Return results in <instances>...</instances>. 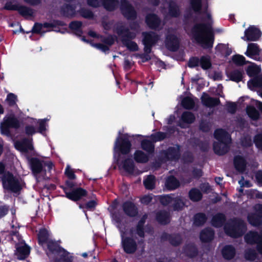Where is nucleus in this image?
I'll use <instances>...</instances> for the list:
<instances>
[{
  "instance_id": "a19ab883",
  "label": "nucleus",
  "mask_w": 262,
  "mask_h": 262,
  "mask_svg": "<svg viewBox=\"0 0 262 262\" xmlns=\"http://www.w3.org/2000/svg\"><path fill=\"white\" fill-rule=\"evenodd\" d=\"M190 200L193 201H198L202 198V195L200 191L196 189H191L189 193Z\"/></svg>"
},
{
  "instance_id": "3c124183",
  "label": "nucleus",
  "mask_w": 262,
  "mask_h": 262,
  "mask_svg": "<svg viewBox=\"0 0 262 262\" xmlns=\"http://www.w3.org/2000/svg\"><path fill=\"white\" fill-rule=\"evenodd\" d=\"M174 199H173L171 195H163L160 197V202L164 205H167L173 202Z\"/></svg>"
},
{
  "instance_id": "f8f14e48",
  "label": "nucleus",
  "mask_w": 262,
  "mask_h": 262,
  "mask_svg": "<svg viewBox=\"0 0 262 262\" xmlns=\"http://www.w3.org/2000/svg\"><path fill=\"white\" fill-rule=\"evenodd\" d=\"M166 135L163 133H158L152 135L149 139H146L142 142V147L143 149L148 152H151L154 149V146L152 142H157L164 139Z\"/></svg>"
},
{
  "instance_id": "c85d7f7f",
  "label": "nucleus",
  "mask_w": 262,
  "mask_h": 262,
  "mask_svg": "<svg viewBox=\"0 0 262 262\" xmlns=\"http://www.w3.org/2000/svg\"><path fill=\"white\" fill-rule=\"evenodd\" d=\"M180 186V183L174 177H168L165 182V186L169 190H174Z\"/></svg>"
},
{
  "instance_id": "412c9836",
  "label": "nucleus",
  "mask_w": 262,
  "mask_h": 262,
  "mask_svg": "<svg viewBox=\"0 0 262 262\" xmlns=\"http://www.w3.org/2000/svg\"><path fill=\"white\" fill-rule=\"evenodd\" d=\"M6 8L9 10H17L20 14L25 16H30L33 14V10L26 6H12L10 7L7 5Z\"/></svg>"
},
{
  "instance_id": "b1692460",
  "label": "nucleus",
  "mask_w": 262,
  "mask_h": 262,
  "mask_svg": "<svg viewBox=\"0 0 262 262\" xmlns=\"http://www.w3.org/2000/svg\"><path fill=\"white\" fill-rule=\"evenodd\" d=\"M30 249L26 245H21L16 248V255L19 259H24L28 256Z\"/></svg>"
},
{
  "instance_id": "bb28decb",
  "label": "nucleus",
  "mask_w": 262,
  "mask_h": 262,
  "mask_svg": "<svg viewBox=\"0 0 262 262\" xmlns=\"http://www.w3.org/2000/svg\"><path fill=\"white\" fill-rule=\"evenodd\" d=\"M167 159H176L179 157V148L178 146L169 148L165 154Z\"/></svg>"
},
{
  "instance_id": "79ce46f5",
  "label": "nucleus",
  "mask_w": 262,
  "mask_h": 262,
  "mask_svg": "<svg viewBox=\"0 0 262 262\" xmlns=\"http://www.w3.org/2000/svg\"><path fill=\"white\" fill-rule=\"evenodd\" d=\"M247 113L251 119L256 120L258 118L259 114L255 107L249 106L247 107Z\"/></svg>"
},
{
  "instance_id": "dca6fc26",
  "label": "nucleus",
  "mask_w": 262,
  "mask_h": 262,
  "mask_svg": "<svg viewBox=\"0 0 262 262\" xmlns=\"http://www.w3.org/2000/svg\"><path fill=\"white\" fill-rule=\"evenodd\" d=\"M121 9L124 16L128 19L135 18L136 13L134 8L126 0L121 2Z\"/></svg>"
},
{
  "instance_id": "2f4dec72",
  "label": "nucleus",
  "mask_w": 262,
  "mask_h": 262,
  "mask_svg": "<svg viewBox=\"0 0 262 262\" xmlns=\"http://www.w3.org/2000/svg\"><path fill=\"white\" fill-rule=\"evenodd\" d=\"M157 220L161 224H167L170 221L169 214L166 211H160L157 214Z\"/></svg>"
},
{
  "instance_id": "2eb2a0df",
  "label": "nucleus",
  "mask_w": 262,
  "mask_h": 262,
  "mask_svg": "<svg viewBox=\"0 0 262 262\" xmlns=\"http://www.w3.org/2000/svg\"><path fill=\"white\" fill-rule=\"evenodd\" d=\"M179 39L175 33L168 32L166 35L165 45L170 50L175 51L179 47Z\"/></svg>"
},
{
  "instance_id": "aec40b11",
  "label": "nucleus",
  "mask_w": 262,
  "mask_h": 262,
  "mask_svg": "<svg viewBox=\"0 0 262 262\" xmlns=\"http://www.w3.org/2000/svg\"><path fill=\"white\" fill-rule=\"evenodd\" d=\"M15 146L18 150L27 152L33 149V147L31 141L25 139L22 141H17L15 143Z\"/></svg>"
},
{
  "instance_id": "a878e982",
  "label": "nucleus",
  "mask_w": 262,
  "mask_h": 262,
  "mask_svg": "<svg viewBox=\"0 0 262 262\" xmlns=\"http://www.w3.org/2000/svg\"><path fill=\"white\" fill-rule=\"evenodd\" d=\"M222 253L224 258L230 259L235 255V249L231 246H226L222 249Z\"/></svg>"
},
{
  "instance_id": "864d4df0",
  "label": "nucleus",
  "mask_w": 262,
  "mask_h": 262,
  "mask_svg": "<svg viewBox=\"0 0 262 262\" xmlns=\"http://www.w3.org/2000/svg\"><path fill=\"white\" fill-rule=\"evenodd\" d=\"M233 61L237 64H243L245 63V57L243 56L237 55L233 56Z\"/></svg>"
},
{
  "instance_id": "9b49d317",
  "label": "nucleus",
  "mask_w": 262,
  "mask_h": 262,
  "mask_svg": "<svg viewBox=\"0 0 262 262\" xmlns=\"http://www.w3.org/2000/svg\"><path fill=\"white\" fill-rule=\"evenodd\" d=\"M19 125V121L13 115L6 117L1 123V132L3 134L8 135L9 134V127L17 128Z\"/></svg>"
},
{
  "instance_id": "c756f323",
  "label": "nucleus",
  "mask_w": 262,
  "mask_h": 262,
  "mask_svg": "<svg viewBox=\"0 0 262 262\" xmlns=\"http://www.w3.org/2000/svg\"><path fill=\"white\" fill-rule=\"evenodd\" d=\"M123 207L125 213L129 216H134L137 214L135 206L130 202L125 203Z\"/></svg>"
},
{
  "instance_id": "f3484780",
  "label": "nucleus",
  "mask_w": 262,
  "mask_h": 262,
  "mask_svg": "<svg viewBox=\"0 0 262 262\" xmlns=\"http://www.w3.org/2000/svg\"><path fill=\"white\" fill-rule=\"evenodd\" d=\"M146 23L152 29H161L163 26L158 17L154 14H149L147 15Z\"/></svg>"
},
{
  "instance_id": "39448f33",
  "label": "nucleus",
  "mask_w": 262,
  "mask_h": 262,
  "mask_svg": "<svg viewBox=\"0 0 262 262\" xmlns=\"http://www.w3.org/2000/svg\"><path fill=\"white\" fill-rule=\"evenodd\" d=\"M138 27V25L135 24L131 26V29L134 31L130 32L128 29H121L117 31L118 35L121 38L123 43L130 51H135L138 50V47L136 43L130 40L126 39L127 38H134L136 36L135 30Z\"/></svg>"
},
{
  "instance_id": "774afa93",
  "label": "nucleus",
  "mask_w": 262,
  "mask_h": 262,
  "mask_svg": "<svg viewBox=\"0 0 262 262\" xmlns=\"http://www.w3.org/2000/svg\"><path fill=\"white\" fill-rule=\"evenodd\" d=\"M47 121V119H45L40 120L38 121V123L39 125V132L40 133H42V132L45 130V123Z\"/></svg>"
},
{
  "instance_id": "473e14b6",
  "label": "nucleus",
  "mask_w": 262,
  "mask_h": 262,
  "mask_svg": "<svg viewBox=\"0 0 262 262\" xmlns=\"http://www.w3.org/2000/svg\"><path fill=\"white\" fill-rule=\"evenodd\" d=\"M234 165L237 170L242 172L245 170L246 162L242 157L236 156L234 159Z\"/></svg>"
},
{
  "instance_id": "0e129e2a",
  "label": "nucleus",
  "mask_w": 262,
  "mask_h": 262,
  "mask_svg": "<svg viewBox=\"0 0 262 262\" xmlns=\"http://www.w3.org/2000/svg\"><path fill=\"white\" fill-rule=\"evenodd\" d=\"M65 173L67 176L71 179H74L75 178V176L72 170L69 166L67 167Z\"/></svg>"
},
{
  "instance_id": "393cba45",
  "label": "nucleus",
  "mask_w": 262,
  "mask_h": 262,
  "mask_svg": "<svg viewBox=\"0 0 262 262\" xmlns=\"http://www.w3.org/2000/svg\"><path fill=\"white\" fill-rule=\"evenodd\" d=\"M203 103L208 107H213L218 104L219 100L210 97L207 94H204L201 98Z\"/></svg>"
},
{
  "instance_id": "9d476101",
  "label": "nucleus",
  "mask_w": 262,
  "mask_h": 262,
  "mask_svg": "<svg viewBox=\"0 0 262 262\" xmlns=\"http://www.w3.org/2000/svg\"><path fill=\"white\" fill-rule=\"evenodd\" d=\"M48 236L49 233L46 229H40L38 234V240L39 243L42 244L45 243H47L48 247L51 251L54 252L59 251V252H61L60 248L56 243L54 242L52 240L49 239Z\"/></svg>"
},
{
  "instance_id": "c9c22d12",
  "label": "nucleus",
  "mask_w": 262,
  "mask_h": 262,
  "mask_svg": "<svg viewBox=\"0 0 262 262\" xmlns=\"http://www.w3.org/2000/svg\"><path fill=\"white\" fill-rule=\"evenodd\" d=\"M134 158L137 162L144 163L148 161V157L143 151L138 150L134 154Z\"/></svg>"
},
{
  "instance_id": "1a4fd4ad",
  "label": "nucleus",
  "mask_w": 262,
  "mask_h": 262,
  "mask_svg": "<svg viewBox=\"0 0 262 262\" xmlns=\"http://www.w3.org/2000/svg\"><path fill=\"white\" fill-rule=\"evenodd\" d=\"M3 184L4 188L17 192L20 189V185L18 180L9 172L4 174L3 178Z\"/></svg>"
},
{
  "instance_id": "423d86ee",
  "label": "nucleus",
  "mask_w": 262,
  "mask_h": 262,
  "mask_svg": "<svg viewBox=\"0 0 262 262\" xmlns=\"http://www.w3.org/2000/svg\"><path fill=\"white\" fill-rule=\"evenodd\" d=\"M142 35L144 52L146 54H149L151 52V47L158 41L160 37L154 32H143Z\"/></svg>"
},
{
  "instance_id": "6ab92c4d",
  "label": "nucleus",
  "mask_w": 262,
  "mask_h": 262,
  "mask_svg": "<svg viewBox=\"0 0 262 262\" xmlns=\"http://www.w3.org/2000/svg\"><path fill=\"white\" fill-rule=\"evenodd\" d=\"M85 194V190L80 188L74 189L71 192H66V196L73 201L79 200L82 196H84Z\"/></svg>"
},
{
  "instance_id": "7c9ffc66",
  "label": "nucleus",
  "mask_w": 262,
  "mask_h": 262,
  "mask_svg": "<svg viewBox=\"0 0 262 262\" xmlns=\"http://www.w3.org/2000/svg\"><path fill=\"white\" fill-rule=\"evenodd\" d=\"M166 5L168 7V13L170 16L177 17L180 14L179 9L175 3H167Z\"/></svg>"
},
{
  "instance_id": "338daca9",
  "label": "nucleus",
  "mask_w": 262,
  "mask_h": 262,
  "mask_svg": "<svg viewBox=\"0 0 262 262\" xmlns=\"http://www.w3.org/2000/svg\"><path fill=\"white\" fill-rule=\"evenodd\" d=\"M23 1L25 3L32 6L38 5L41 2V0H23Z\"/></svg>"
},
{
  "instance_id": "e2e57ef3",
  "label": "nucleus",
  "mask_w": 262,
  "mask_h": 262,
  "mask_svg": "<svg viewBox=\"0 0 262 262\" xmlns=\"http://www.w3.org/2000/svg\"><path fill=\"white\" fill-rule=\"evenodd\" d=\"M92 45L97 49L101 50L103 52H106L108 50V48L106 45H104L101 43L92 44Z\"/></svg>"
},
{
  "instance_id": "6e6552de",
  "label": "nucleus",
  "mask_w": 262,
  "mask_h": 262,
  "mask_svg": "<svg viewBox=\"0 0 262 262\" xmlns=\"http://www.w3.org/2000/svg\"><path fill=\"white\" fill-rule=\"evenodd\" d=\"M131 143L127 137L119 138L117 139L114 146L115 155L117 152L122 154L129 153L131 149Z\"/></svg>"
},
{
  "instance_id": "4be33fe9",
  "label": "nucleus",
  "mask_w": 262,
  "mask_h": 262,
  "mask_svg": "<svg viewBox=\"0 0 262 262\" xmlns=\"http://www.w3.org/2000/svg\"><path fill=\"white\" fill-rule=\"evenodd\" d=\"M260 49L256 43H249L247 47V50L245 54L252 58L257 59V56L259 54Z\"/></svg>"
},
{
  "instance_id": "37998d69",
  "label": "nucleus",
  "mask_w": 262,
  "mask_h": 262,
  "mask_svg": "<svg viewBox=\"0 0 262 262\" xmlns=\"http://www.w3.org/2000/svg\"><path fill=\"white\" fill-rule=\"evenodd\" d=\"M155 178L153 176H148L144 181V184L146 188L152 189L154 188Z\"/></svg>"
},
{
  "instance_id": "20e7f679",
  "label": "nucleus",
  "mask_w": 262,
  "mask_h": 262,
  "mask_svg": "<svg viewBox=\"0 0 262 262\" xmlns=\"http://www.w3.org/2000/svg\"><path fill=\"white\" fill-rule=\"evenodd\" d=\"M224 230L227 234L237 237L243 235L246 230L245 223L239 219L230 220L224 226Z\"/></svg>"
},
{
  "instance_id": "72a5a7b5",
  "label": "nucleus",
  "mask_w": 262,
  "mask_h": 262,
  "mask_svg": "<svg viewBox=\"0 0 262 262\" xmlns=\"http://www.w3.org/2000/svg\"><path fill=\"white\" fill-rule=\"evenodd\" d=\"M118 4L119 3L117 0H103V3L104 8L108 11L115 9L118 7Z\"/></svg>"
},
{
  "instance_id": "c03bdc74",
  "label": "nucleus",
  "mask_w": 262,
  "mask_h": 262,
  "mask_svg": "<svg viewBox=\"0 0 262 262\" xmlns=\"http://www.w3.org/2000/svg\"><path fill=\"white\" fill-rule=\"evenodd\" d=\"M200 65L204 70L209 69L211 67L210 58L207 56H203L200 59Z\"/></svg>"
},
{
  "instance_id": "a211bd4d",
  "label": "nucleus",
  "mask_w": 262,
  "mask_h": 262,
  "mask_svg": "<svg viewBox=\"0 0 262 262\" xmlns=\"http://www.w3.org/2000/svg\"><path fill=\"white\" fill-rule=\"evenodd\" d=\"M118 164L120 169H123L129 173H133L135 170L134 164L131 159H125L121 161L118 160Z\"/></svg>"
},
{
  "instance_id": "69168bd1",
  "label": "nucleus",
  "mask_w": 262,
  "mask_h": 262,
  "mask_svg": "<svg viewBox=\"0 0 262 262\" xmlns=\"http://www.w3.org/2000/svg\"><path fill=\"white\" fill-rule=\"evenodd\" d=\"M152 196L150 195H147L143 196L141 199L142 203L147 204L151 201Z\"/></svg>"
},
{
  "instance_id": "7ed1b4c3",
  "label": "nucleus",
  "mask_w": 262,
  "mask_h": 262,
  "mask_svg": "<svg viewBox=\"0 0 262 262\" xmlns=\"http://www.w3.org/2000/svg\"><path fill=\"white\" fill-rule=\"evenodd\" d=\"M214 137L216 141L213 144L214 152L219 155H224L227 152L231 138L228 133L222 129H217L214 133Z\"/></svg>"
},
{
  "instance_id": "603ef678",
  "label": "nucleus",
  "mask_w": 262,
  "mask_h": 262,
  "mask_svg": "<svg viewBox=\"0 0 262 262\" xmlns=\"http://www.w3.org/2000/svg\"><path fill=\"white\" fill-rule=\"evenodd\" d=\"M16 100V96L12 93H10L8 95L6 101L9 105H13L15 104Z\"/></svg>"
},
{
  "instance_id": "a18cd8bd",
  "label": "nucleus",
  "mask_w": 262,
  "mask_h": 262,
  "mask_svg": "<svg viewBox=\"0 0 262 262\" xmlns=\"http://www.w3.org/2000/svg\"><path fill=\"white\" fill-rule=\"evenodd\" d=\"M182 120L184 122L191 123L194 120V116L191 113L185 112L182 115Z\"/></svg>"
},
{
  "instance_id": "13d9d810",
  "label": "nucleus",
  "mask_w": 262,
  "mask_h": 262,
  "mask_svg": "<svg viewBox=\"0 0 262 262\" xmlns=\"http://www.w3.org/2000/svg\"><path fill=\"white\" fill-rule=\"evenodd\" d=\"M254 142L256 146L262 150V134H259L255 136Z\"/></svg>"
},
{
  "instance_id": "f704fd0d",
  "label": "nucleus",
  "mask_w": 262,
  "mask_h": 262,
  "mask_svg": "<svg viewBox=\"0 0 262 262\" xmlns=\"http://www.w3.org/2000/svg\"><path fill=\"white\" fill-rule=\"evenodd\" d=\"M225 221V216L222 214H217L213 216L212 220L213 226L219 227H221Z\"/></svg>"
},
{
  "instance_id": "680f3d73",
  "label": "nucleus",
  "mask_w": 262,
  "mask_h": 262,
  "mask_svg": "<svg viewBox=\"0 0 262 262\" xmlns=\"http://www.w3.org/2000/svg\"><path fill=\"white\" fill-rule=\"evenodd\" d=\"M181 242V238L179 235H176L170 239V243L172 245L177 246Z\"/></svg>"
},
{
  "instance_id": "de8ad7c7",
  "label": "nucleus",
  "mask_w": 262,
  "mask_h": 262,
  "mask_svg": "<svg viewBox=\"0 0 262 262\" xmlns=\"http://www.w3.org/2000/svg\"><path fill=\"white\" fill-rule=\"evenodd\" d=\"M182 104L185 108L191 109L194 106V102L191 98L186 97L183 99Z\"/></svg>"
},
{
  "instance_id": "0eeeda50",
  "label": "nucleus",
  "mask_w": 262,
  "mask_h": 262,
  "mask_svg": "<svg viewBox=\"0 0 262 262\" xmlns=\"http://www.w3.org/2000/svg\"><path fill=\"white\" fill-rule=\"evenodd\" d=\"M63 26H64V23L58 20L53 21L51 23L36 24L33 28V31L40 34L52 30L57 31V27Z\"/></svg>"
},
{
  "instance_id": "5701e85b",
  "label": "nucleus",
  "mask_w": 262,
  "mask_h": 262,
  "mask_svg": "<svg viewBox=\"0 0 262 262\" xmlns=\"http://www.w3.org/2000/svg\"><path fill=\"white\" fill-rule=\"evenodd\" d=\"M29 162L31 169L35 175H37L42 171L43 164L39 160L32 158Z\"/></svg>"
},
{
  "instance_id": "ea45409f",
  "label": "nucleus",
  "mask_w": 262,
  "mask_h": 262,
  "mask_svg": "<svg viewBox=\"0 0 262 262\" xmlns=\"http://www.w3.org/2000/svg\"><path fill=\"white\" fill-rule=\"evenodd\" d=\"M228 77L231 80L237 82L242 80L243 74L242 72L240 71L235 70L231 72L229 74Z\"/></svg>"
},
{
  "instance_id": "e433bc0d",
  "label": "nucleus",
  "mask_w": 262,
  "mask_h": 262,
  "mask_svg": "<svg viewBox=\"0 0 262 262\" xmlns=\"http://www.w3.org/2000/svg\"><path fill=\"white\" fill-rule=\"evenodd\" d=\"M185 199L182 197H178L173 200V208L174 210H180L185 204Z\"/></svg>"
},
{
  "instance_id": "ddd939ff",
  "label": "nucleus",
  "mask_w": 262,
  "mask_h": 262,
  "mask_svg": "<svg viewBox=\"0 0 262 262\" xmlns=\"http://www.w3.org/2000/svg\"><path fill=\"white\" fill-rule=\"evenodd\" d=\"M254 209V213L249 214L248 216V220L250 224L254 226H257L261 224L262 219V205H256Z\"/></svg>"
},
{
  "instance_id": "f03ea898",
  "label": "nucleus",
  "mask_w": 262,
  "mask_h": 262,
  "mask_svg": "<svg viewBox=\"0 0 262 262\" xmlns=\"http://www.w3.org/2000/svg\"><path fill=\"white\" fill-rule=\"evenodd\" d=\"M144 223V219H142L139 223L137 229L135 230L130 231V237H124L122 235V245L124 251L127 253H134L137 250V244L141 242L137 237L138 235L140 237H144V232L143 231V226Z\"/></svg>"
},
{
  "instance_id": "8fccbe9b",
  "label": "nucleus",
  "mask_w": 262,
  "mask_h": 262,
  "mask_svg": "<svg viewBox=\"0 0 262 262\" xmlns=\"http://www.w3.org/2000/svg\"><path fill=\"white\" fill-rule=\"evenodd\" d=\"M190 6L195 12L200 10L202 7V0H190Z\"/></svg>"
},
{
  "instance_id": "052dcab7",
  "label": "nucleus",
  "mask_w": 262,
  "mask_h": 262,
  "mask_svg": "<svg viewBox=\"0 0 262 262\" xmlns=\"http://www.w3.org/2000/svg\"><path fill=\"white\" fill-rule=\"evenodd\" d=\"M103 0H88V4L92 7H97L103 5Z\"/></svg>"
},
{
  "instance_id": "49530a36",
  "label": "nucleus",
  "mask_w": 262,
  "mask_h": 262,
  "mask_svg": "<svg viewBox=\"0 0 262 262\" xmlns=\"http://www.w3.org/2000/svg\"><path fill=\"white\" fill-rule=\"evenodd\" d=\"M184 252L186 255L190 257H193L196 254V248L192 245L186 246L184 250Z\"/></svg>"
},
{
  "instance_id": "6e6d98bb",
  "label": "nucleus",
  "mask_w": 262,
  "mask_h": 262,
  "mask_svg": "<svg viewBox=\"0 0 262 262\" xmlns=\"http://www.w3.org/2000/svg\"><path fill=\"white\" fill-rule=\"evenodd\" d=\"M200 59L197 57H192L190 59L188 66L190 68H194L200 65Z\"/></svg>"
},
{
  "instance_id": "cd10ccee",
  "label": "nucleus",
  "mask_w": 262,
  "mask_h": 262,
  "mask_svg": "<svg viewBox=\"0 0 262 262\" xmlns=\"http://www.w3.org/2000/svg\"><path fill=\"white\" fill-rule=\"evenodd\" d=\"M213 231L210 228H207L201 232L200 239L204 242H208L213 238Z\"/></svg>"
},
{
  "instance_id": "bf43d9fd",
  "label": "nucleus",
  "mask_w": 262,
  "mask_h": 262,
  "mask_svg": "<svg viewBox=\"0 0 262 262\" xmlns=\"http://www.w3.org/2000/svg\"><path fill=\"white\" fill-rule=\"evenodd\" d=\"M63 11L64 14L68 16H72L74 13V10L71 6H66V7L63 8Z\"/></svg>"
},
{
  "instance_id": "f257e3e1",
  "label": "nucleus",
  "mask_w": 262,
  "mask_h": 262,
  "mask_svg": "<svg viewBox=\"0 0 262 262\" xmlns=\"http://www.w3.org/2000/svg\"><path fill=\"white\" fill-rule=\"evenodd\" d=\"M211 16L206 12L200 24H196L191 31V36L204 48H211L214 37L210 24Z\"/></svg>"
},
{
  "instance_id": "4d7b16f0",
  "label": "nucleus",
  "mask_w": 262,
  "mask_h": 262,
  "mask_svg": "<svg viewBox=\"0 0 262 262\" xmlns=\"http://www.w3.org/2000/svg\"><path fill=\"white\" fill-rule=\"evenodd\" d=\"M81 23L80 21H73L70 24V27L71 29L80 32V28Z\"/></svg>"
},
{
  "instance_id": "4c0bfd02",
  "label": "nucleus",
  "mask_w": 262,
  "mask_h": 262,
  "mask_svg": "<svg viewBox=\"0 0 262 262\" xmlns=\"http://www.w3.org/2000/svg\"><path fill=\"white\" fill-rule=\"evenodd\" d=\"M249 88L253 90L256 87H260L262 86V77H256L251 80L248 83Z\"/></svg>"
},
{
  "instance_id": "58836bf2",
  "label": "nucleus",
  "mask_w": 262,
  "mask_h": 262,
  "mask_svg": "<svg viewBox=\"0 0 262 262\" xmlns=\"http://www.w3.org/2000/svg\"><path fill=\"white\" fill-rule=\"evenodd\" d=\"M260 71V68L254 64L249 66L247 69V74L251 77L256 76L259 73Z\"/></svg>"
},
{
  "instance_id": "4468645a",
  "label": "nucleus",
  "mask_w": 262,
  "mask_h": 262,
  "mask_svg": "<svg viewBox=\"0 0 262 262\" xmlns=\"http://www.w3.org/2000/svg\"><path fill=\"white\" fill-rule=\"evenodd\" d=\"M260 31L254 26H250L245 31V36L242 39L245 41H255L260 36Z\"/></svg>"
},
{
  "instance_id": "5fc2aeb1",
  "label": "nucleus",
  "mask_w": 262,
  "mask_h": 262,
  "mask_svg": "<svg viewBox=\"0 0 262 262\" xmlns=\"http://www.w3.org/2000/svg\"><path fill=\"white\" fill-rule=\"evenodd\" d=\"M256 252L253 250H248L245 253V258L248 260H254L256 258Z\"/></svg>"
},
{
  "instance_id": "09e8293b",
  "label": "nucleus",
  "mask_w": 262,
  "mask_h": 262,
  "mask_svg": "<svg viewBox=\"0 0 262 262\" xmlns=\"http://www.w3.org/2000/svg\"><path fill=\"white\" fill-rule=\"evenodd\" d=\"M206 218L205 215L202 213H199L195 215L194 219V223L197 226L204 224L206 221Z\"/></svg>"
}]
</instances>
